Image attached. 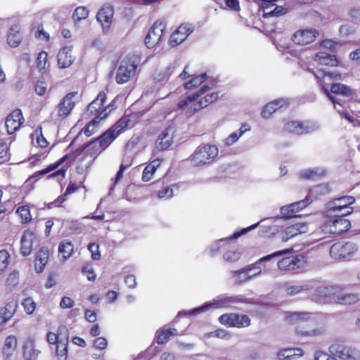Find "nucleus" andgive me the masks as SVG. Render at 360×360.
<instances>
[{
    "mask_svg": "<svg viewBox=\"0 0 360 360\" xmlns=\"http://www.w3.org/2000/svg\"><path fill=\"white\" fill-rule=\"evenodd\" d=\"M209 89V86L205 84L195 92L183 96L177 102L176 109L181 110L186 118H191L218 99V92L207 94L202 96Z\"/></svg>",
    "mask_w": 360,
    "mask_h": 360,
    "instance_id": "1",
    "label": "nucleus"
},
{
    "mask_svg": "<svg viewBox=\"0 0 360 360\" xmlns=\"http://www.w3.org/2000/svg\"><path fill=\"white\" fill-rule=\"evenodd\" d=\"M73 163V155H65L55 162L48 165L45 169L36 172L24 182L26 193L32 191L34 188V183L45 174H48V179L59 177L63 179L66 176L68 169Z\"/></svg>",
    "mask_w": 360,
    "mask_h": 360,
    "instance_id": "2",
    "label": "nucleus"
},
{
    "mask_svg": "<svg viewBox=\"0 0 360 360\" xmlns=\"http://www.w3.org/2000/svg\"><path fill=\"white\" fill-rule=\"evenodd\" d=\"M292 252V248L279 250L263 257L260 259V262H268L276 259H277V266L280 271L285 272L298 271L306 266L307 259L302 254L292 255H291Z\"/></svg>",
    "mask_w": 360,
    "mask_h": 360,
    "instance_id": "3",
    "label": "nucleus"
},
{
    "mask_svg": "<svg viewBox=\"0 0 360 360\" xmlns=\"http://www.w3.org/2000/svg\"><path fill=\"white\" fill-rule=\"evenodd\" d=\"M110 144V141L102 134L92 141L84 143L77 148L75 152L66 155H72L75 162L77 156L84 153L95 160Z\"/></svg>",
    "mask_w": 360,
    "mask_h": 360,
    "instance_id": "4",
    "label": "nucleus"
},
{
    "mask_svg": "<svg viewBox=\"0 0 360 360\" xmlns=\"http://www.w3.org/2000/svg\"><path fill=\"white\" fill-rule=\"evenodd\" d=\"M350 205H334L328 207L325 212L327 217L337 218L332 221L335 226V231L338 234L347 231L350 228L349 221L342 218L352 212L353 208L349 206Z\"/></svg>",
    "mask_w": 360,
    "mask_h": 360,
    "instance_id": "5",
    "label": "nucleus"
},
{
    "mask_svg": "<svg viewBox=\"0 0 360 360\" xmlns=\"http://www.w3.org/2000/svg\"><path fill=\"white\" fill-rule=\"evenodd\" d=\"M106 93L104 91L99 92L96 98L87 106V114L93 119L101 122L105 120L115 109L113 101L105 105Z\"/></svg>",
    "mask_w": 360,
    "mask_h": 360,
    "instance_id": "6",
    "label": "nucleus"
},
{
    "mask_svg": "<svg viewBox=\"0 0 360 360\" xmlns=\"http://www.w3.org/2000/svg\"><path fill=\"white\" fill-rule=\"evenodd\" d=\"M139 60L136 56H127L120 62L116 75L115 82L118 84H124L131 81L136 75Z\"/></svg>",
    "mask_w": 360,
    "mask_h": 360,
    "instance_id": "7",
    "label": "nucleus"
},
{
    "mask_svg": "<svg viewBox=\"0 0 360 360\" xmlns=\"http://www.w3.org/2000/svg\"><path fill=\"white\" fill-rule=\"evenodd\" d=\"M218 155V148L214 145L203 144L196 148L190 157L194 167H202L212 162Z\"/></svg>",
    "mask_w": 360,
    "mask_h": 360,
    "instance_id": "8",
    "label": "nucleus"
},
{
    "mask_svg": "<svg viewBox=\"0 0 360 360\" xmlns=\"http://www.w3.org/2000/svg\"><path fill=\"white\" fill-rule=\"evenodd\" d=\"M238 302L237 299L227 295H220L215 297L213 300L206 302L203 305L195 308L187 312L190 315L198 314L210 309H216L219 308H226L231 306Z\"/></svg>",
    "mask_w": 360,
    "mask_h": 360,
    "instance_id": "9",
    "label": "nucleus"
},
{
    "mask_svg": "<svg viewBox=\"0 0 360 360\" xmlns=\"http://www.w3.org/2000/svg\"><path fill=\"white\" fill-rule=\"evenodd\" d=\"M48 70V53L41 51L38 53L34 63L30 66L27 74V80L34 82L39 75H44Z\"/></svg>",
    "mask_w": 360,
    "mask_h": 360,
    "instance_id": "10",
    "label": "nucleus"
},
{
    "mask_svg": "<svg viewBox=\"0 0 360 360\" xmlns=\"http://www.w3.org/2000/svg\"><path fill=\"white\" fill-rule=\"evenodd\" d=\"M115 15L114 6L110 3H105L98 11L96 19L101 25L103 32H108L113 22Z\"/></svg>",
    "mask_w": 360,
    "mask_h": 360,
    "instance_id": "11",
    "label": "nucleus"
},
{
    "mask_svg": "<svg viewBox=\"0 0 360 360\" xmlns=\"http://www.w3.org/2000/svg\"><path fill=\"white\" fill-rule=\"evenodd\" d=\"M318 83L321 86L323 91L333 101V98L330 95L328 86H331L335 81H339L342 78L340 73L335 72H326L324 70L319 69L314 72Z\"/></svg>",
    "mask_w": 360,
    "mask_h": 360,
    "instance_id": "12",
    "label": "nucleus"
},
{
    "mask_svg": "<svg viewBox=\"0 0 360 360\" xmlns=\"http://www.w3.org/2000/svg\"><path fill=\"white\" fill-rule=\"evenodd\" d=\"M165 28L166 25L162 20H158L153 24L145 37V44L148 48H153L160 42Z\"/></svg>",
    "mask_w": 360,
    "mask_h": 360,
    "instance_id": "13",
    "label": "nucleus"
},
{
    "mask_svg": "<svg viewBox=\"0 0 360 360\" xmlns=\"http://www.w3.org/2000/svg\"><path fill=\"white\" fill-rule=\"evenodd\" d=\"M357 251L356 244L352 242H339L332 245L330 250V256L339 259L352 256Z\"/></svg>",
    "mask_w": 360,
    "mask_h": 360,
    "instance_id": "14",
    "label": "nucleus"
},
{
    "mask_svg": "<svg viewBox=\"0 0 360 360\" xmlns=\"http://www.w3.org/2000/svg\"><path fill=\"white\" fill-rule=\"evenodd\" d=\"M319 35V31L314 28L300 29L292 34L291 39L296 45L307 46L313 43Z\"/></svg>",
    "mask_w": 360,
    "mask_h": 360,
    "instance_id": "15",
    "label": "nucleus"
},
{
    "mask_svg": "<svg viewBox=\"0 0 360 360\" xmlns=\"http://www.w3.org/2000/svg\"><path fill=\"white\" fill-rule=\"evenodd\" d=\"M131 124V119L127 115L122 116L111 127L103 132V135L112 143L120 134L125 131Z\"/></svg>",
    "mask_w": 360,
    "mask_h": 360,
    "instance_id": "16",
    "label": "nucleus"
},
{
    "mask_svg": "<svg viewBox=\"0 0 360 360\" xmlns=\"http://www.w3.org/2000/svg\"><path fill=\"white\" fill-rule=\"evenodd\" d=\"M77 95V91L68 93L57 105V117L59 119L64 120L70 115L75 106L73 98Z\"/></svg>",
    "mask_w": 360,
    "mask_h": 360,
    "instance_id": "17",
    "label": "nucleus"
},
{
    "mask_svg": "<svg viewBox=\"0 0 360 360\" xmlns=\"http://www.w3.org/2000/svg\"><path fill=\"white\" fill-rule=\"evenodd\" d=\"M179 77L182 79H186L191 77V79L184 83V88L186 90H192L199 87L202 83H204L207 79V75L206 73H202L195 76L189 71V65H187L184 67V70L179 75Z\"/></svg>",
    "mask_w": 360,
    "mask_h": 360,
    "instance_id": "18",
    "label": "nucleus"
},
{
    "mask_svg": "<svg viewBox=\"0 0 360 360\" xmlns=\"http://www.w3.org/2000/svg\"><path fill=\"white\" fill-rule=\"evenodd\" d=\"M193 31V28L189 24L183 23L170 35L169 45L176 47L181 44Z\"/></svg>",
    "mask_w": 360,
    "mask_h": 360,
    "instance_id": "19",
    "label": "nucleus"
},
{
    "mask_svg": "<svg viewBox=\"0 0 360 360\" xmlns=\"http://www.w3.org/2000/svg\"><path fill=\"white\" fill-rule=\"evenodd\" d=\"M309 231V225L306 222H299L286 227L280 234L282 242L286 243L290 239L305 233Z\"/></svg>",
    "mask_w": 360,
    "mask_h": 360,
    "instance_id": "20",
    "label": "nucleus"
},
{
    "mask_svg": "<svg viewBox=\"0 0 360 360\" xmlns=\"http://www.w3.org/2000/svg\"><path fill=\"white\" fill-rule=\"evenodd\" d=\"M263 221H264V219H262L260 221H259L255 224H252L247 228L243 229L240 231L235 232L233 234V236L230 238V239L237 238L240 237V236L245 234L248 231L255 229ZM229 240V238H221V239L217 240V242H215L214 243H213L210 247L211 254L212 255H215L221 248L228 245Z\"/></svg>",
    "mask_w": 360,
    "mask_h": 360,
    "instance_id": "21",
    "label": "nucleus"
},
{
    "mask_svg": "<svg viewBox=\"0 0 360 360\" xmlns=\"http://www.w3.org/2000/svg\"><path fill=\"white\" fill-rule=\"evenodd\" d=\"M330 192L329 185L328 184H321L311 188L304 199L298 200L296 202H312L314 200H321L322 197L328 195Z\"/></svg>",
    "mask_w": 360,
    "mask_h": 360,
    "instance_id": "22",
    "label": "nucleus"
},
{
    "mask_svg": "<svg viewBox=\"0 0 360 360\" xmlns=\"http://www.w3.org/2000/svg\"><path fill=\"white\" fill-rule=\"evenodd\" d=\"M72 46H65L60 49L57 54V65L60 69H65L71 66L75 60L72 54Z\"/></svg>",
    "mask_w": 360,
    "mask_h": 360,
    "instance_id": "23",
    "label": "nucleus"
},
{
    "mask_svg": "<svg viewBox=\"0 0 360 360\" xmlns=\"http://www.w3.org/2000/svg\"><path fill=\"white\" fill-rule=\"evenodd\" d=\"M306 207V204H287L280 209L281 218L290 219L300 217L301 212Z\"/></svg>",
    "mask_w": 360,
    "mask_h": 360,
    "instance_id": "24",
    "label": "nucleus"
},
{
    "mask_svg": "<svg viewBox=\"0 0 360 360\" xmlns=\"http://www.w3.org/2000/svg\"><path fill=\"white\" fill-rule=\"evenodd\" d=\"M285 319L290 324H300L314 320V314L309 312H286Z\"/></svg>",
    "mask_w": 360,
    "mask_h": 360,
    "instance_id": "25",
    "label": "nucleus"
},
{
    "mask_svg": "<svg viewBox=\"0 0 360 360\" xmlns=\"http://www.w3.org/2000/svg\"><path fill=\"white\" fill-rule=\"evenodd\" d=\"M22 111L20 109L13 110L6 118V127L8 134L16 131L22 124Z\"/></svg>",
    "mask_w": 360,
    "mask_h": 360,
    "instance_id": "26",
    "label": "nucleus"
},
{
    "mask_svg": "<svg viewBox=\"0 0 360 360\" xmlns=\"http://www.w3.org/2000/svg\"><path fill=\"white\" fill-rule=\"evenodd\" d=\"M283 131L285 133L302 135L309 132V127L300 121H288L283 126Z\"/></svg>",
    "mask_w": 360,
    "mask_h": 360,
    "instance_id": "27",
    "label": "nucleus"
},
{
    "mask_svg": "<svg viewBox=\"0 0 360 360\" xmlns=\"http://www.w3.org/2000/svg\"><path fill=\"white\" fill-rule=\"evenodd\" d=\"M360 301V294L348 293L338 287L335 303L341 304H353Z\"/></svg>",
    "mask_w": 360,
    "mask_h": 360,
    "instance_id": "28",
    "label": "nucleus"
},
{
    "mask_svg": "<svg viewBox=\"0 0 360 360\" xmlns=\"http://www.w3.org/2000/svg\"><path fill=\"white\" fill-rule=\"evenodd\" d=\"M22 34L21 33V26L20 24L13 25L10 28L7 34V42L11 47H17L22 41Z\"/></svg>",
    "mask_w": 360,
    "mask_h": 360,
    "instance_id": "29",
    "label": "nucleus"
},
{
    "mask_svg": "<svg viewBox=\"0 0 360 360\" xmlns=\"http://www.w3.org/2000/svg\"><path fill=\"white\" fill-rule=\"evenodd\" d=\"M170 129L167 128L163 130L155 141V146L158 150H165L168 149L173 143V137L169 134Z\"/></svg>",
    "mask_w": 360,
    "mask_h": 360,
    "instance_id": "30",
    "label": "nucleus"
},
{
    "mask_svg": "<svg viewBox=\"0 0 360 360\" xmlns=\"http://www.w3.org/2000/svg\"><path fill=\"white\" fill-rule=\"evenodd\" d=\"M338 287L337 286H320L314 292V296L319 298H327L330 302H335Z\"/></svg>",
    "mask_w": 360,
    "mask_h": 360,
    "instance_id": "31",
    "label": "nucleus"
},
{
    "mask_svg": "<svg viewBox=\"0 0 360 360\" xmlns=\"http://www.w3.org/2000/svg\"><path fill=\"white\" fill-rule=\"evenodd\" d=\"M49 256V251L47 248H41L36 255L34 259V269L37 273L44 271Z\"/></svg>",
    "mask_w": 360,
    "mask_h": 360,
    "instance_id": "32",
    "label": "nucleus"
},
{
    "mask_svg": "<svg viewBox=\"0 0 360 360\" xmlns=\"http://www.w3.org/2000/svg\"><path fill=\"white\" fill-rule=\"evenodd\" d=\"M288 103L284 99H277L268 103L262 109L261 115L264 118H269L274 112H276Z\"/></svg>",
    "mask_w": 360,
    "mask_h": 360,
    "instance_id": "33",
    "label": "nucleus"
},
{
    "mask_svg": "<svg viewBox=\"0 0 360 360\" xmlns=\"http://www.w3.org/2000/svg\"><path fill=\"white\" fill-rule=\"evenodd\" d=\"M314 60L321 65L329 67H336L338 65V60L335 55L323 51L316 53L314 56Z\"/></svg>",
    "mask_w": 360,
    "mask_h": 360,
    "instance_id": "34",
    "label": "nucleus"
},
{
    "mask_svg": "<svg viewBox=\"0 0 360 360\" xmlns=\"http://www.w3.org/2000/svg\"><path fill=\"white\" fill-rule=\"evenodd\" d=\"M304 351L299 347H289L280 349L277 353L278 360H292L294 356H302Z\"/></svg>",
    "mask_w": 360,
    "mask_h": 360,
    "instance_id": "35",
    "label": "nucleus"
},
{
    "mask_svg": "<svg viewBox=\"0 0 360 360\" xmlns=\"http://www.w3.org/2000/svg\"><path fill=\"white\" fill-rule=\"evenodd\" d=\"M78 158L77 166H76V172L79 174H83L86 173L93 162L95 161L93 158L89 157L86 153H83Z\"/></svg>",
    "mask_w": 360,
    "mask_h": 360,
    "instance_id": "36",
    "label": "nucleus"
},
{
    "mask_svg": "<svg viewBox=\"0 0 360 360\" xmlns=\"http://www.w3.org/2000/svg\"><path fill=\"white\" fill-rule=\"evenodd\" d=\"M17 309V302H10L0 310V326L6 323L15 314Z\"/></svg>",
    "mask_w": 360,
    "mask_h": 360,
    "instance_id": "37",
    "label": "nucleus"
},
{
    "mask_svg": "<svg viewBox=\"0 0 360 360\" xmlns=\"http://www.w3.org/2000/svg\"><path fill=\"white\" fill-rule=\"evenodd\" d=\"M40 351L36 348L32 340H28L24 345V360H37Z\"/></svg>",
    "mask_w": 360,
    "mask_h": 360,
    "instance_id": "38",
    "label": "nucleus"
},
{
    "mask_svg": "<svg viewBox=\"0 0 360 360\" xmlns=\"http://www.w3.org/2000/svg\"><path fill=\"white\" fill-rule=\"evenodd\" d=\"M160 165V160L159 159L153 160L148 164L143 172L141 179L144 182L150 181L153 174L156 172L158 167Z\"/></svg>",
    "mask_w": 360,
    "mask_h": 360,
    "instance_id": "39",
    "label": "nucleus"
},
{
    "mask_svg": "<svg viewBox=\"0 0 360 360\" xmlns=\"http://www.w3.org/2000/svg\"><path fill=\"white\" fill-rule=\"evenodd\" d=\"M176 335L177 330L176 328H167L165 327L157 332V342L158 344H165L169 340V337Z\"/></svg>",
    "mask_w": 360,
    "mask_h": 360,
    "instance_id": "40",
    "label": "nucleus"
},
{
    "mask_svg": "<svg viewBox=\"0 0 360 360\" xmlns=\"http://www.w3.org/2000/svg\"><path fill=\"white\" fill-rule=\"evenodd\" d=\"M311 286L307 283L286 284L285 291L288 295L295 296L301 293L302 292H305L309 290Z\"/></svg>",
    "mask_w": 360,
    "mask_h": 360,
    "instance_id": "41",
    "label": "nucleus"
},
{
    "mask_svg": "<svg viewBox=\"0 0 360 360\" xmlns=\"http://www.w3.org/2000/svg\"><path fill=\"white\" fill-rule=\"evenodd\" d=\"M329 352L333 356L339 357L342 360H347V354L348 352L347 346L340 344H333L329 347Z\"/></svg>",
    "mask_w": 360,
    "mask_h": 360,
    "instance_id": "42",
    "label": "nucleus"
},
{
    "mask_svg": "<svg viewBox=\"0 0 360 360\" xmlns=\"http://www.w3.org/2000/svg\"><path fill=\"white\" fill-rule=\"evenodd\" d=\"M326 171H319V169H308L300 172V178L302 180H316L326 174Z\"/></svg>",
    "mask_w": 360,
    "mask_h": 360,
    "instance_id": "43",
    "label": "nucleus"
},
{
    "mask_svg": "<svg viewBox=\"0 0 360 360\" xmlns=\"http://www.w3.org/2000/svg\"><path fill=\"white\" fill-rule=\"evenodd\" d=\"M251 269L248 268L243 269L238 271H236L233 273V278L234 281L237 283H242L252 278V275H250Z\"/></svg>",
    "mask_w": 360,
    "mask_h": 360,
    "instance_id": "44",
    "label": "nucleus"
},
{
    "mask_svg": "<svg viewBox=\"0 0 360 360\" xmlns=\"http://www.w3.org/2000/svg\"><path fill=\"white\" fill-rule=\"evenodd\" d=\"M58 252L63 259L65 260L72 255L73 252V245L71 242L63 240L59 244Z\"/></svg>",
    "mask_w": 360,
    "mask_h": 360,
    "instance_id": "45",
    "label": "nucleus"
},
{
    "mask_svg": "<svg viewBox=\"0 0 360 360\" xmlns=\"http://www.w3.org/2000/svg\"><path fill=\"white\" fill-rule=\"evenodd\" d=\"M20 275L18 271H12L8 276L6 279V288L10 291L14 290L20 283Z\"/></svg>",
    "mask_w": 360,
    "mask_h": 360,
    "instance_id": "46",
    "label": "nucleus"
},
{
    "mask_svg": "<svg viewBox=\"0 0 360 360\" xmlns=\"http://www.w3.org/2000/svg\"><path fill=\"white\" fill-rule=\"evenodd\" d=\"M330 90L333 94H341L346 96L352 94L350 88L340 83L332 84Z\"/></svg>",
    "mask_w": 360,
    "mask_h": 360,
    "instance_id": "47",
    "label": "nucleus"
},
{
    "mask_svg": "<svg viewBox=\"0 0 360 360\" xmlns=\"http://www.w3.org/2000/svg\"><path fill=\"white\" fill-rule=\"evenodd\" d=\"M89 13V9L86 6L77 7L72 14V19L75 22H78L88 18Z\"/></svg>",
    "mask_w": 360,
    "mask_h": 360,
    "instance_id": "48",
    "label": "nucleus"
},
{
    "mask_svg": "<svg viewBox=\"0 0 360 360\" xmlns=\"http://www.w3.org/2000/svg\"><path fill=\"white\" fill-rule=\"evenodd\" d=\"M100 122L97 120L92 119L88 122L85 127L81 130L80 133H84L86 137H89L96 133Z\"/></svg>",
    "mask_w": 360,
    "mask_h": 360,
    "instance_id": "49",
    "label": "nucleus"
},
{
    "mask_svg": "<svg viewBox=\"0 0 360 360\" xmlns=\"http://www.w3.org/2000/svg\"><path fill=\"white\" fill-rule=\"evenodd\" d=\"M234 318V327L245 328L250 325V319L245 314H236L233 316Z\"/></svg>",
    "mask_w": 360,
    "mask_h": 360,
    "instance_id": "50",
    "label": "nucleus"
},
{
    "mask_svg": "<svg viewBox=\"0 0 360 360\" xmlns=\"http://www.w3.org/2000/svg\"><path fill=\"white\" fill-rule=\"evenodd\" d=\"M68 352V339L65 338L63 341H60L56 347V356L58 360H65Z\"/></svg>",
    "mask_w": 360,
    "mask_h": 360,
    "instance_id": "51",
    "label": "nucleus"
},
{
    "mask_svg": "<svg viewBox=\"0 0 360 360\" xmlns=\"http://www.w3.org/2000/svg\"><path fill=\"white\" fill-rule=\"evenodd\" d=\"M17 345V340L15 336L10 335L5 340V346L4 352L6 356H9L15 349Z\"/></svg>",
    "mask_w": 360,
    "mask_h": 360,
    "instance_id": "52",
    "label": "nucleus"
},
{
    "mask_svg": "<svg viewBox=\"0 0 360 360\" xmlns=\"http://www.w3.org/2000/svg\"><path fill=\"white\" fill-rule=\"evenodd\" d=\"M11 262L10 255L7 250H0V275L8 268Z\"/></svg>",
    "mask_w": 360,
    "mask_h": 360,
    "instance_id": "53",
    "label": "nucleus"
},
{
    "mask_svg": "<svg viewBox=\"0 0 360 360\" xmlns=\"http://www.w3.org/2000/svg\"><path fill=\"white\" fill-rule=\"evenodd\" d=\"M44 75H39L36 81L34 86L35 92L39 96H44L46 93L47 84L44 79Z\"/></svg>",
    "mask_w": 360,
    "mask_h": 360,
    "instance_id": "54",
    "label": "nucleus"
},
{
    "mask_svg": "<svg viewBox=\"0 0 360 360\" xmlns=\"http://www.w3.org/2000/svg\"><path fill=\"white\" fill-rule=\"evenodd\" d=\"M79 188L80 186L77 184L70 182L63 195L58 197L56 202H63V201L66 200L67 196L75 193L79 189Z\"/></svg>",
    "mask_w": 360,
    "mask_h": 360,
    "instance_id": "55",
    "label": "nucleus"
},
{
    "mask_svg": "<svg viewBox=\"0 0 360 360\" xmlns=\"http://www.w3.org/2000/svg\"><path fill=\"white\" fill-rule=\"evenodd\" d=\"M34 238L35 237L33 236L32 233L30 234L28 233H24V256L30 254L32 251L33 240Z\"/></svg>",
    "mask_w": 360,
    "mask_h": 360,
    "instance_id": "56",
    "label": "nucleus"
},
{
    "mask_svg": "<svg viewBox=\"0 0 360 360\" xmlns=\"http://www.w3.org/2000/svg\"><path fill=\"white\" fill-rule=\"evenodd\" d=\"M240 252L237 250H229L223 255V259L227 262H235L240 257Z\"/></svg>",
    "mask_w": 360,
    "mask_h": 360,
    "instance_id": "57",
    "label": "nucleus"
},
{
    "mask_svg": "<svg viewBox=\"0 0 360 360\" xmlns=\"http://www.w3.org/2000/svg\"><path fill=\"white\" fill-rule=\"evenodd\" d=\"M288 10L286 8L282 6H276L274 9L271 11L266 12L264 11L263 16L264 18H270V17H279L287 13Z\"/></svg>",
    "mask_w": 360,
    "mask_h": 360,
    "instance_id": "58",
    "label": "nucleus"
},
{
    "mask_svg": "<svg viewBox=\"0 0 360 360\" xmlns=\"http://www.w3.org/2000/svg\"><path fill=\"white\" fill-rule=\"evenodd\" d=\"M36 39L48 42L50 40L49 34L44 29L43 25L40 24L37 27V30L34 32Z\"/></svg>",
    "mask_w": 360,
    "mask_h": 360,
    "instance_id": "59",
    "label": "nucleus"
},
{
    "mask_svg": "<svg viewBox=\"0 0 360 360\" xmlns=\"http://www.w3.org/2000/svg\"><path fill=\"white\" fill-rule=\"evenodd\" d=\"M234 314H225L219 318V322L229 327H234Z\"/></svg>",
    "mask_w": 360,
    "mask_h": 360,
    "instance_id": "60",
    "label": "nucleus"
},
{
    "mask_svg": "<svg viewBox=\"0 0 360 360\" xmlns=\"http://www.w3.org/2000/svg\"><path fill=\"white\" fill-rule=\"evenodd\" d=\"M335 226L334 225L332 220L325 222L321 226V231L325 234L336 235L338 233H336V231H335Z\"/></svg>",
    "mask_w": 360,
    "mask_h": 360,
    "instance_id": "61",
    "label": "nucleus"
},
{
    "mask_svg": "<svg viewBox=\"0 0 360 360\" xmlns=\"http://www.w3.org/2000/svg\"><path fill=\"white\" fill-rule=\"evenodd\" d=\"M35 309L36 303L32 298L27 297L24 299V311L27 314H32L35 310Z\"/></svg>",
    "mask_w": 360,
    "mask_h": 360,
    "instance_id": "62",
    "label": "nucleus"
},
{
    "mask_svg": "<svg viewBox=\"0 0 360 360\" xmlns=\"http://www.w3.org/2000/svg\"><path fill=\"white\" fill-rule=\"evenodd\" d=\"M82 274L86 276L87 279L90 281H94L96 279V274L91 265L86 264L84 266L82 269Z\"/></svg>",
    "mask_w": 360,
    "mask_h": 360,
    "instance_id": "63",
    "label": "nucleus"
},
{
    "mask_svg": "<svg viewBox=\"0 0 360 360\" xmlns=\"http://www.w3.org/2000/svg\"><path fill=\"white\" fill-rule=\"evenodd\" d=\"M347 349V360H360V350L348 346Z\"/></svg>",
    "mask_w": 360,
    "mask_h": 360,
    "instance_id": "64",
    "label": "nucleus"
}]
</instances>
